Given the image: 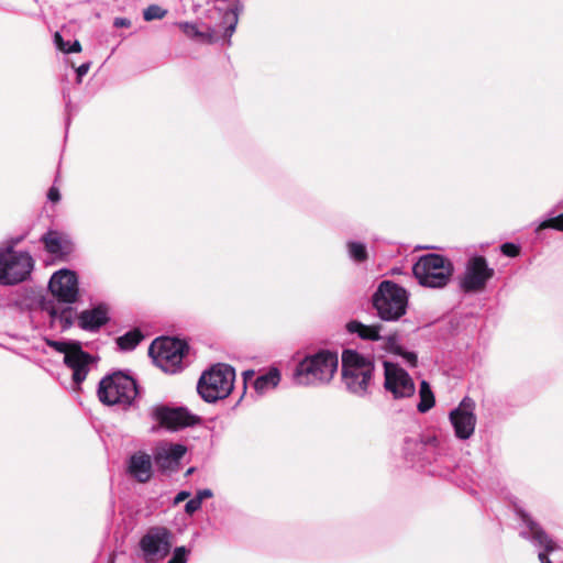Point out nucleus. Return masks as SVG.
Listing matches in <instances>:
<instances>
[{
	"mask_svg": "<svg viewBox=\"0 0 563 563\" xmlns=\"http://www.w3.org/2000/svg\"><path fill=\"white\" fill-rule=\"evenodd\" d=\"M339 365L336 353L320 351L306 356L294 371V380L298 385L328 384L334 376Z\"/></svg>",
	"mask_w": 563,
	"mask_h": 563,
	"instance_id": "f257e3e1",
	"label": "nucleus"
},
{
	"mask_svg": "<svg viewBox=\"0 0 563 563\" xmlns=\"http://www.w3.org/2000/svg\"><path fill=\"white\" fill-rule=\"evenodd\" d=\"M374 372V363L353 350H345L342 354V379L349 391L357 396L368 393Z\"/></svg>",
	"mask_w": 563,
	"mask_h": 563,
	"instance_id": "f03ea898",
	"label": "nucleus"
},
{
	"mask_svg": "<svg viewBox=\"0 0 563 563\" xmlns=\"http://www.w3.org/2000/svg\"><path fill=\"white\" fill-rule=\"evenodd\" d=\"M98 398L107 406L130 407L139 395L136 382L122 372L103 377L98 387Z\"/></svg>",
	"mask_w": 563,
	"mask_h": 563,
	"instance_id": "7ed1b4c3",
	"label": "nucleus"
},
{
	"mask_svg": "<svg viewBox=\"0 0 563 563\" xmlns=\"http://www.w3.org/2000/svg\"><path fill=\"white\" fill-rule=\"evenodd\" d=\"M412 272L421 286L429 288L444 287L452 274V263L442 255L430 253L422 255L412 267Z\"/></svg>",
	"mask_w": 563,
	"mask_h": 563,
	"instance_id": "20e7f679",
	"label": "nucleus"
},
{
	"mask_svg": "<svg viewBox=\"0 0 563 563\" xmlns=\"http://www.w3.org/2000/svg\"><path fill=\"white\" fill-rule=\"evenodd\" d=\"M235 372L233 367L225 364H218L205 372L200 377L197 390L208 402H214L227 398L234 385Z\"/></svg>",
	"mask_w": 563,
	"mask_h": 563,
	"instance_id": "39448f33",
	"label": "nucleus"
},
{
	"mask_svg": "<svg viewBox=\"0 0 563 563\" xmlns=\"http://www.w3.org/2000/svg\"><path fill=\"white\" fill-rule=\"evenodd\" d=\"M373 303L383 320L395 321L406 313L408 295L402 287L385 280L375 292Z\"/></svg>",
	"mask_w": 563,
	"mask_h": 563,
	"instance_id": "423d86ee",
	"label": "nucleus"
},
{
	"mask_svg": "<svg viewBox=\"0 0 563 563\" xmlns=\"http://www.w3.org/2000/svg\"><path fill=\"white\" fill-rule=\"evenodd\" d=\"M187 351V344L174 338H158L152 342L148 349L155 364L170 374L181 371Z\"/></svg>",
	"mask_w": 563,
	"mask_h": 563,
	"instance_id": "0eeeda50",
	"label": "nucleus"
},
{
	"mask_svg": "<svg viewBox=\"0 0 563 563\" xmlns=\"http://www.w3.org/2000/svg\"><path fill=\"white\" fill-rule=\"evenodd\" d=\"M34 267L27 252H15L12 247L0 250V284L15 285L24 282Z\"/></svg>",
	"mask_w": 563,
	"mask_h": 563,
	"instance_id": "6e6552de",
	"label": "nucleus"
},
{
	"mask_svg": "<svg viewBox=\"0 0 563 563\" xmlns=\"http://www.w3.org/2000/svg\"><path fill=\"white\" fill-rule=\"evenodd\" d=\"M150 416L159 427L170 431L192 427L200 422V417L191 413L185 407L173 408L165 405H155L150 409Z\"/></svg>",
	"mask_w": 563,
	"mask_h": 563,
	"instance_id": "1a4fd4ad",
	"label": "nucleus"
},
{
	"mask_svg": "<svg viewBox=\"0 0 563 563\" xmlns=\"http://www.w3.org/2000/svg\"><path fill=\"white\" fill-rule=\"evenodd\" d=\"M172 533L164 527L151 528L140 540V549L145 562L163 560L170 551Z\"/></svg>",
	"mask_w": 563,
	"mask_h": 563,
	"instance_id": "9d476101",
	"label": "nucleus"
},
{
	"mask_svg": "<svg viewBox=\"0 0 563 563\" xmlns=\"http://www.w3.org/2000/svg\"><path fill=\"white\" fill-rule=\"evenodd\" d=\"M51 345L56 351L64 353V363L73 371L74 383L80 385L86 379L89 366L93 362L92 356L76 344L53 342Z\"/></svg>",
	"mask_w": 563,
	"mask_h": 563,
	"instance_id": "9b49d317",
	"label": "nucleus"
},
{
	"mask_svg": "<svg viewBox=\"0 0 563 563\" xmlns=\"http://www.w3.org/2000/svg\"><path fill=\"white\" fill-rule=\"evenodd\" d=\"M493 276L494 269L488 266L487 261L483 256H473L466 264L461 287L467 292L481 291Z\"/></svg>",
	"mask_w": 563,
	"mask_h": 563,
	"instance_id": "f8f14e48",
	"label": "nucleus"
},
{
	"mask_svg": "<svg viewBox=\"0 0 563 563\" xmlns=\"http://www.w3.org/2000/svg\"><path fill=\"white\" fill-rule=\"evenodd\" d=\"M384 387L395 399L411 397L415 394V383L404 368L397 364L384 362Z\"/></svg>",
	"mask_w": 563,
	"mask_h": 563,
	"instance_id": "ddd939ff",
	"label": "nucleus"
},
{
	"mask_svg": "<svg viewBox=\"0 0 563 563\" xmlns=\"http://www.w3.org/2000/svg\"><path fill=\"white\" fill-rule=\"evenodd\" d=\"M474 411L475 401L470 397H464L460 405L450 412L449 419L457 439L467 440L474 434L476 426Z\"/></svg>",
	"mask_w": 563,
	"mask_h": 563,
	"instance_id": "4468645a",
	"label": "nucleus"
},
{
	"mask_svg": "<svg viewBox=\"0 0 563 563\" xmlns=\"http://www.w3.org/2000/svg\"><path fill=\"white\" fill-rule=\"evenodd\" d=\"M48 288L59 301L71 303L78 296L77 276L69 269H60L51 277Z\"/></svg>",
	"mask_w": 563,
	"mask_h": 563,
	"instance_id": "2eb2a0df",
	"label": "nucleus"
},
{
	"mask_svg": "<svg viewBox=\"0 0 563 563\" xmlns=\"http://www.w3.org/2000/svg\"><path fill=\"white\" fill-rule=\"evenodd\" d=\"M186 451L183 444L162 443L154 451V462L161 471H175Z\"/></svg>",
	"mask_w": 563,
	"mask_h": 563,
	"instance_id": "dca6fc26",
	"label": "nucleus"
},
{
	"mask_svg": "<svg viewBox=\"0 0 563 563\" xmlns=\"http://www.w3.org/2000/svg\"><path fill=\"white\" fill-rule=\"evenodd\" d=\"M522 521L527 525L529 531H521L520 534L527 539H531L536 545L543 547L547 552H551L555 549L554 542L548 537V534L536 523L530 517L520 511Z\"/></svg>",
	"mask_w": 563,
	"mask_h": 563,
	"instance_id": "f3484780",
	"label": "nucleus"
},
{
	"mask_svg": "<svg viewBox=\"0 0 563 563\" xmlns=\"http://www.w3.org/2000/svg\"><path fill=\"white\" fill-rule=\"evenodd\" d=\"M129 472L141 483H146L152 476V461L146 453H136L131 456Z\"/></svg>",
	"mask_w": 563,
	"mask_h": 563,
	"instance_id": "a211bd4d",
	"label": "nucleus"
},
{
	"mask_svg": "<svg viewBox=\"0 0 563 563\" xmlns=\"http://www.w3.org/2000/svg\"><path fill=\"white\" fill-rule=\"evenodd\" d=\"M108 321L107 310L103 307H97L91 310L82 311L78 322L81 329L95 331Z\"/></svg>",
	"mask_w": 563,
	"mask_h": 563,
	"instance_id": "6ab92c4d",
	"label": "nucleus"
},
{
	"mask_svg": "<svg viewBox=\"0 0 563 563\" xmlns=\"http://www.w3.org/2000/svg\"><path fill=\"white\" fill-rule=\"evenodd\" d=\"M382 329L380 324L367 325L356 320L346 324V330L350 333H356L363 340L380 341L383 339Z\"/></svg>",
	"mask_w": 563,
	"mask_h": 563,
	"instance_id": "aec40b11",
	"label": "nucleus"
},
{
	"mask_svg": "<svg viewBox=\"0 0 563 563\" xmlns=\"http://www.w3.org/2000/svg\"><path fill=\"white\" fill-rule=\"evenodd\" d=\"M280 382V372L273 367L267 373L260 375L254 382V389L263 395L274 389Z\"/></svg>",
	"mask_w": 563,
	"mask_h": 563,
	"instance_id": "412c9836",
	"label": "nucleus"
},
{
	"mask_svg": "<svg viewBox=\"0 0 563 563\" xmlns=\"http://www.w3.org/2000/svg\"><path fill=\"white\" fill-rule=\"evenodd\" d=\"M419 398L420 401L417 406L419 412L424 413L434 406V395L426 380H422L420 384Z\"/></svg>",
	"mask_w": 563,
	"mask_h": 563,
	"instance_id": "4be33fe9",
	"label": "nucleus"
},
{
	"mask_svg": "<svg viewBox=\"0 0 563 563\" xmlns=\"http://www.w3.org/2000/svg\"><path fill=\"white\" fill-rule=\"evenodd\" d=\"M243 5L240 2L233 3L232 8L224 13V22L228 24L224 35L231 37L239 22V14L242 12Z\"/></svg>",
	"mask_w": 563,
	"mask_h": 563,
	"instance_id": "5701e85b",
	"label": "nucleus"
},
{
	"mask_svg": "<svg viewBox=\"0 0 563 563\" xmlns=\"http://www.w3.org/2000/svg\"><path fill=\"white\" fill-rule=\"evenodd\" d=\"M143 335L139 330H132L117 339V344L122 351H131L142 341Z\"/></svg>",
	"mask_w": 563,
	"mask_h": 563,
	"instance_id": "b1692460",
	"label": "nucleus"
},
{
	"mask_svg": "<svg viewBox=\"0 0 563 563\" xmlns=\"http://www.w3.org/2000/svg\"><path fill=\"white\" fill-rule=\"evenodd\" d=\"M53 325L59 327L62 330L68 329L73 324V309L67 308L62 312L55 310L51 313Z\"/></svg>",
	"mask_w": 563,
	"mask_h": 563,
	"instance_id": "393cba45",
	"label": "nucleus"
},
{
	"mask_svg": "<svg viewBox=\"0 0 563 563\" xmlns=\"http://www.w3.org/2000/svg\"><path fill=\"white\" fill-rule=\"evenodd\" d=\"M46 250L52 254L62 253V238L57 232H48L43 236Z\"/></svg>",
	"mask_w": 563,
	"mask_h": 563,
	"instance_id": "a878e982",
	"label": "nucleus"
},
{
	"mask_svg": "<svg viewBox=\"0 0 563 563\" xmlns=\"http://www.w3.org/2000/svg\"><path fill=\"white\" fill-rule=\"evenodd\" d=\"M350 257L355 262H363L367 258L366 246L362 243L350 242L347 244Z\"/></svg>",
	"mask_w": 563,
	"mask_h": 563,
	"instance_id": "bb28decb",
	"label": "nucleus"
},
{
	"mask_svg": "<svg viewBox=\"0 0 563 563\" xmlns=\"http://www.w3.org/2000/svg\"><path fill=\"white\" fill-rule=\"evenodd\" d=\"M384 341V347L393 353L398 355L399 353H402V346L399 342V338L396 334L383 336L382 339Z\"/></svg>",
	"mask_w": 563,
	"mask_h": 563,
	"instance_id": "cd10ccee",
	"label": "nucleus"
},
{
	"mask_svg": "<svg viewBox=\"0 0 563 563\" xmlns=\"http://www.w3.org/2000/svg\"><path fill=\"white\" fill-rule=\"evenodd\" d=\"M167 11L159 5L151 4L144 10L143 16L145 21H152L156 19H163Z\"/></svg>",
	"mask_w": 563,
	"mask_h": 563,
	"instance_id": "c85d7f7f",
	"label": "nucleus"
},
{
	"mask_svg": "<svg viewBox=\"0 0 563 563\" xmlns=\"http://www.w3.org/2000/svg\"><path fill=\"white\" fill-rule=\"evenodd\" d=\"M180 30L189 37H205L206 34L200 32L196 24L190 22L178 23Z\"/></svg>",
	"mask_w": 563,
	"mask_h": 563,
	"instance_id": "c756f323",
	"label": "nucleus"
},
{
	"mask_svg": "<svg viewBox=\"0 0 563 563\" xmlns=\"http://www.w3.org/2000/svg\"><path fill=\"white\" fill-rule=\"evenodd\" d=\"M187 550L185 547L176 548L172 559L167 563H186Z\"/></svg>",
	"mask_w": 563,
	"mask_h": 563,
	"instance_id": "7c9ffc66",
	"label": "nucleus"
},
{
	"mask_svg": "<svg viewBox=\"0 0 563 563\" xmlns=\"http://www.w3.org/2000/svg\"><path fill=\"white\" fill-rule=\"evenodd\" d=\"M399 356H401L404 358V361L411 367H416L417 366V363H418V356L416 353L413 352H408V351H405V349L402 347V353H399L398 354Z\"/></svg>",
	"mask_w": 563,
	"mask_h": 563,
	"instance_id": "2f4dec72",
	"label": "nucleus"
},
{
	"mask_svg": "<svg viewBox=\"0 0 563 563\" xmlns=\"http://www.w3.org/2000/svg\"><path fill=\"white\" fill-rule=\"evenodd\" d=\"M544 227L554 228L556 230L563 231V213L554 217L543 223Z\"/></svg>",
	"mask_w": 563,
	"mask_h": 563,
	"instance_id": "473e14b6",
	"label": "nucleus"
},
{
	"mask_svg": "<svg viewBox=\"0 0 563 563\" xmlns=\"http://www.w3.org/2000/svg\"><path fill=\"white\" fill-rule=\"evenodd\" d=\"M501 252L510 257H515L519 254V247L512 243H504L501 245Z\"/></svg>",
	"mask_w": 563,
	"mask_h": 563,
	"instance_id": "72a5a7b5",
	"label": "nucleus"
},
{
	"mask_svg": "<svg viewBox=\"0 0 563 563\" xmlns=\"http://www.w3.org/2000/svg\"><path fill=\"white\" fill-rule=\"evenodd\" d=\"M201 508V503H200V499L199 498H191L185 506V511L188 514V515H192L194 512H196L197 510H199Z\"/></svg>",
	"mask_w": 563,
	"mask_h": 563,
	"instance_id": "f704fd0d",
	"label": "nucleus"
},
{
	"mask_svg": "<svg viewBox=\"0 0 563 563\" xmlns=\"http://www.w3.org/2000/svg\"><path fill=\"white\" fill-rule=\"evenodd\" d=\"M90 66L91 64L88 62V63H84L81 64L77 69H76V73H77V77H78V81L80 82L81 81V78L89 71L90 69Z\"/></svg>",
	"mask_w": 563,
	"mask_h": 563,
	"instance_id": "c9c22d12",
	"label": "nucleus"
},
{
	"mask_svg": "<svg viewBox=\"0 0 563 563\" xmlns=\"http://www.w3.org/2000/svg\"><path fill=\"white\" fill-rule=\"evenodd\" d=\"M54 41L56 46L65 53V48H68L69 44L63 40L62 35L58 32L55 33Z\"/></svg>",
	"mask_w": 563,
	"mask_h": 563,
	"instance_id": "e433bc0d",
	"label": "nucleus"
},
{
	"mask_svg": "<svg viewBox=\"0 0 563 563\" xmlns=\"http://www.w3.org/2000/svg\"><path fill=\"white\" fill-rule=\"evenodd\" d=\"M47 198H48L52 202H57V201L60 199V195H59L58 189H57V188H55V187H52V188L48 190Z\"/></svg>",
	"mask_w": 563,
	"mask_h": 563,
	"instance_id": "4c0bfd02",
	"label": "nucleus"
},
{
	"mask_svg": "<svg viewBox=\"0 0 563 563\" xmlns=\"http://www.w3.org/2000/svg\"><path fill=\"white\" fill-rule=\"evenodd\" d=\"M190 496V493L187 490L179 492L174 498V505H178Z\"/></svg>",
	"mask_w": 563,
	"mask_h": 563,
	"instance_id": "58836bf2",
	"label": "nucleus"
},
{
	"mask_svg": "<svg viewBox=\"0 0 563 563\" xmlns=\"http://www.w3.org/2000/svg\"><path fill=\"white\" fill-rule=\"evenodd\" d=\"M81 51V45L78 41H75L73 45H68V48H65V53H79Z\"/></svg>",
	"mask_w": 563,
	"mask_h": 563,
	"instance_id": "ea45409f",
	"label": "nucleus"
},
{
	"mask_svg": "<svg viewBox=\"0 0 563 563\" xmlns=\"http://www.w3.org/2000/svg\"><path fill=\"white\" fill-rule=\"evenodd\" d=\"M212 496V492L210 489H202L199 490L196 498L200 499V503L202 504V500L206 498H210Z\"/></svg>",
	"mask_w": 563,
	"mask_h": 563,
	"instance_id": "a19ab883",
	"label": "nucleus"
},
{
	"mask_svg": "<svg viewBox=\"0 0 563 563\" xmlns=\"http://www.w3.org/2000/svg\"><path fill=\"white\" fill-rule=\"evenodd\" d=\"M115 26H129L130 22L126 19L118 18L114 21Z\"/></svg>",
	"mask_w": 563,
	"mask_h": 563,
	"instance_id": "79ce46f5",
	"label": "nucleus"
},
{
	"mask_svg": "<svg viewBox=\"0 0 563 563\" xmlns=\"http://www.w3.org/2000/svg\"><path fill=\"white\" fill-rule=\"evenodd\" d=\"M539 560L541 561V563H552L548 555L543 552L539 553Z\"/></svg>",
	"mask_w": 563,
	"mask_h": 563,
	"instance_id": "37998d69",
	"label": "nucleus"
}]
</instances>
